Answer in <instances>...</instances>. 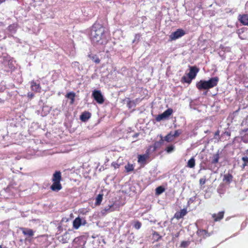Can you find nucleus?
<instances>
[{"label":"nucleus","instance_id":"obj_25","mask_svg":"<svg viewBox=\"0 0 248 248\" xmlns=\"http://www.w3.org/2000/svg\"><path fill=\"white\" fill-rule=\"evenodd\" d=\"M173 140L174 138L171 132L167 134L164 138V140L168 142L172 141Z\"/></svg>","mask_w":248,"mask_h":248},{"label":"nucleus","instance_id":"obj_19","mask_svg":"<svg viewBox=\"0 0 248 248\" xmlns=\"http://www.w3.org/2000/svg\"><path fill=\"white\" fill-rule=\"evenodd\" d=\"M162 238L161 236L158 232L155 231H153L152 233V239L153 240V243L157 242Z\"/></svg>","mask_w":248,"mask_h":248},{"label":"nucleus","instance_id":"obj_31","mask_svg":"<svg viewBox=\"0 0 248 248\" xmlns=\"http://www.w3.org/2000/svg\"><path fill=\"white\" fill-rule=\"evenodd\" d=\"M8 30L11 32L15 33L16 31V27L14 24H11L8 27Z\"/></svg>","mask_w":248,"mask_h":248},{"label":"nucleus","instance_id":"obj_28","mask_svg":"<svg viewBox=\"0 0 248 248\" xmlns=\"http://www.w3.org/2000/svg\"><path fill=\"white\" fill-rule=\"evenodd\" d=\"M88 57L96 63H99L100 62V60L96 55L93 56L89 55Z\"/></svg>","mask_w":248,"mask_h":248},{"label":"nucleus","instance_id":"obj_20","mask_svg":"<svg viewBox=\"0 0 248 248\" xmlns=\"http://www.w3.org/2000/svg\"><path fill=\"white\" fill-rule=\"evenodd\" d=\"M197 234L199 236L205 238L207 236H209L207 231L203 229L198 230L197 231Z\"/></svg>","mask_w":248,"mask_h":248},{"label":"nucleus","instance_id":"obj_24","mask_svg":"<svg viewBox=\"0 0 248 248\" xmlns=\"http://www.w3.org/2000/svg\"><path fill=\"white\" fill-rule=\"evenodd\" d=\"M192 79L190 78L188 76H184L182 78H181V82L182 83H187L188 84H190L191 82V80Z\"/></svg>","mask_w":248,"mask_h":248},{"label":"nucleus","instance_id":"obj_51","mask_svg":"<svg viewBox=\"0 0 248 248\" xmlns=\"http://www.w3.org/2000/svg\"><path fill=\"white\" fill-rule=\"evenodd\" d=\"M0 248H2V246L0 245Z\"/></svg>","mask_w":248,"mask_h":248},{"label":"nucleus","instance_id":"obj_30","mask_svg":"<svg viewBox=\"0 0 248 248\" xmlns=\"http://www.w3.org/2000/svg\"><path fill=\"white\" fill-rule=\"evenodd\" d=\"M165 188L163 186H158L155 189V194L156 195H160L161 193H162L165 191Z\"/></svg>","mask_w":248,"mask_h":248},{"label":"nucleus","instance_id":"obj_43","mask_svg":"<svg viewBox=\"0 0 248 248\" xmlns=\"http://www.w3.org/2000/svg\"><path fill=\"white\" fill-rule=\"evenodd\" d=\"M164 140L163 139V137L161 136L160 140L159 141H158V142H160V144L161 145H162V144L163 143Z\"/></svg>","mask_w":248,"mask_h":248},{"label":"nucleus","instance_id":"obj_7","mask_svg":"<svg viewBox=\"0 0 248 248\" xmlns=\"http://www.w3.org/2000/svg\"><path fill=\"white\" fill-rule=\"evenodd\" d=\"M31 89L32 91L35 93H41V86L40 83H37L34 80H32L30 82Z\"/></svg>","mask_w":248,"mask_h":248},{"label":"nucleus","instance_id":"obj_8","mask_svg":"<svg viewBox=\"0 0 248 248\" xmlns=\"http://www.w3.org/2000/svg\"><path fill=\"white\" fill-rule=\"evenodd\" d=\"M238 20L243 25L248 26V14H240L238 16Z\"/></svg>","mask_w":248,"mask_h":248},{"label":"nucleus","instance_id":"obj_23","mask_svg":"<svg viewBox=\"0 0 248 248\" xmlns=\"http://www.w3.org/2000/svg\"><path fill=\"white\" fill-rule=\"evenodd\" d=\"M103 195L102 194H99L97 195L95 199V205H100L102 200H103Z\"/></svg>","mask_w":248,"mask_h":248},{"label":"nucleus","instance_id":"obj_4","mask_svg":"<svg viewBox=\"0 0 248 248\" xmlns=\"http://www.w3.org/2000/svg\"><path fill=\"white\" fill-rule=\"evenodd\" d=\"M172 108H168L162 114L157 115L155 117V120L157 122H160L161 120L167 119L172 114Z\"/></svg>","mask_w":248,"mask_h":248},{"label":"nucleus","instance_id":"obj_33","mask_svg":"<svg viewBox=\"0 0 248 248\" xmlns=\"http://www.w3.org/2000/svg\"><path fill=\"white\" fill-rule=\"evenodd\" d=\"M141 226V223L139 221H136L134 222V227L137 230L140 228Z\"/></svg>","mask_w":248,"mask_h":248},{"label":"nucleus","instance_id":"obj_9","mask_svg":"<svg viewBox=\"0 0 248 248\" xmlns=\"http://www.w3.org/2000/svg\"><path fill=\"white\" fill-rule=\"evenodd\" d=\"M199 69L196 66H191L190 68V71L187 76L193 79L195 78L197 74L199 72Z\"/></svg>","mask_w":248,"mask_h":248},{"label":"nucleus","instance_id":"obj_12","mask_svg":"<svg viewBox=\"0 0 248 248\" xmlns=\"http://www.w3.org/2000/svg\"><path fill=\"white\" fill-rule=\"evenodd\" d=\"M149 158L148 154H145L144 155H140L138 156V162L145 164H146V160Z\"/></svg>","mask_w":248,"mask_h":248},{"label":"nucleus","instance_id":"obj_17","mask_svg":"<svg viewBox=\"0 0 248 248\" xmlns=\"http://www.w3.org/2000/svg\"><path fill=\"white\" fill-rule=\"evenodd\" d=\"M233 176L231 173H227L224 175L223 181L225 183L230 184L232 180Z\"/></svg>","mask_w":248,"mask_h":248},{"label":"nucleus","instance_id":"obj_15","mask_svg":"<svg viewBox=\"0 0 248 248\" xmlns=\"http://www.w3.org/2000/svg\"><path fill=\"white\" fill-rule=\"evenodd\" d=\"M115 203H113V204L109 205L108 207H105L104 209V211L106 212H113L115 210L119 211V206L118 205L116 206L115 207H113L114 206Z\"/></svg>","mask_w":248,"mask_h":248},{"label":"nucleus","instance_id":"obj_27","mask_svg":"<svg viewBox=\"0 0 248 248\" xmlns=\"http://www.w3.org/2000/svg\"><path fill=\"white\" fill-rule=\"evenodd\" d=\"M219 159V155L217 153L214 154L213 156V158L211 163L212 164H216L218 162V160Z\"/></svg>","mask_w":248,"mask_h":248},{"label":"nucleus","instance_id":"obj_36","mask_svg":"<svg viewBox=\"0 0 248 248\" xmlns=\"http://www.w3.org/2000/svg\"><path fill=\"white\" fill-rule=\"evenodd\" d=\"M160 142H158V141H156L154 144V150H155L157 149L160 148L161 147Z\"/></svg>","mask_w":248,"mask_h":248},{"label":"nucleus","instance_id":"obj_11","mask_svg":"<svg viewBox=\"0 0 248 248\" xmlns=\"http://www.w3.org/2000/svg\"><path fill=\"white\" fill-rule=\"evenodd\" d=\"M187 213L186 209L184 208L181 210L180 211L176 212L174 214V217L177 219H179L186 216Z\"/></svg>","mask_w":248,"mask_h":248},{"label":"nucleus","instance_id":"obj_32","mask_svg":"<svg viewBox=\"0 0 248 248\" xmlns=\"http://www.w3.org/2000/svg\"><path fill=\"white\" fill-rule=\"evenodd\" d=\"M174 146L173 145H171L167 147L165 150L167 153H170L171 152H172L174 150Z\"/></svg>","mask_w":248,"mask_h":248},{"label":"nucleus","instance_id":"obj_40","mask_svg":"<svg viewBox=\"0 0 248 248\" xmlns=\"http://www.w3.org/2000/svg\"><path fill=\"white\" fill-rule=\"evenodd\" d=\"M111 165L115 169L119 168L120 167V165L116 163L113 162Z\"/></svg>","mask_w":248,"mask_h":248},{"label":"nucleus","instance_id":"obj_41","mask_svg":"<svg viewBox=\"0 0 248 248\" xmlns=\"http://www.w3.org/2000/svg\"><path fill=\"white\" fill-rule=\"evenodd\" d=\"M248 137V135H245L243 137V140L244 142H248V140H246V138Z\"/></svg>","mask_w":248,"mask_h":248},{"label":"nucleus","instance_id":"obj_49","mask_svg":"<svg viewBox=\"0 0 248 248\" xmlns=\"http://www.w3.org/2000/svg\"><path fill=\"white\" fill-rule=\"evenodd\" d=\"M246 154L248 155V149L246 151Z\"/></svg>","mask_w":248,"mask_h":248},{"label":"nucleus","instance_id":"obj_44","mask_svg":"<svg viewBox=\"0 0 248 248\" xmlns=\"http://www.w3.org/2000/svg\"><path fill=\"white\" fill-rule=\"evenodd\" d=\"M220 131L219 130H217L215 133V136H218L219 135Z\"/></svg>","mask_w":248,"mask_h":248},{"label":"nucleus","instance_id":"obj_29","mask_svg":"<svg viewBox=\"0 0 248 248\" xmlns=\"http://www.w3.org/2000/svg\"><path fill=\"white\" fill-rule=\"evenodd\" d=\"M127 172L132 171L134 170V167L133 164L128 163L124 167Z\"/></svg>","mask_w":248,"mask_h":248},{"label":"nucleus","instance_id":"obj_21","mask_svg":"<svg viewBox=\"0 0 248 248\" xmlns=\"http://www.w3.org/2000/svg\"><path fill=\"white\" fill-rule=\"evenodd\" d=\"M75 93L74 92H70L66 94V97L71 100L70 104L72 105L74 104L75 98Z\"/></svg>","mask_w":248,"mask_h":248},{"label":"nucleus","instance_id":"obj_48","mask_svg":"<svg viewBox=\"0 0 248 248\" xmlns=\"http://www.w3.org/2000/svg\"><path fill=\"white\" fill-rule=\"evenodd\" d=\"M0 25H3V23L1 22H0Z\"/></svg>","mask_w":248,"mask_h":248},{"label":"nucleus","instance_id":"obj_18","mask_svg":"<svg viewBox=\"0 0 248 248\" xmlns=\"http://www.w3.org/2000/svg\"><path fill=\"white\" fill-rule=\"evenodd\" d=\"M60 238V242L62 243H66L70 239V235L67 232H65Z\"/></svg>","mask_w":248,"mask_h":248},{"label":"nucleus","instance_id":"obj_42","mask_svg":"<svg viewBox=\"0 0 248 248\" xmlns=\"http://www.w3.org/2000/svg\"><path fill=\"white\" fill-rule=\"evenodd\" d=\"M132 103V102L131 101H128V102L127 103V106L129 108H131V104Z\"/></svg>","mask_w":248,"mask_h":248},{"label":"nucleus","instance_id":"obj_13","mask_svg":"<svg viewBox=\"0 0 248 248\" xmlns=\"http://www.w3.org/2000/svg\"><path fill=\"white\" fill-rule=\"evenodd\" d=\"M20 230L24 235L32 237L34 235V231L32 229L27 228H20Z\"/></svg>","mask_w":248,"mask_h":248},{"label":"nucleus","instance_id":"obj_1","mask_svg":"<svg viewBox=\"0 0 248 248\" xmlns=\"http://www.w3.org/2000/svg\"><path fill=\"white\" fill-rule=\"evenodd\" d=\"M108 32L101 24H94L91 32V39L94 44L106 45L108 42Z\"/></svg>","mask_w":248,"mask_h":248},{"label":"nucleus","instance_id":"obj_22","mask_svg":"<svg viewBox=\"0 0 248 248\" xmlns=\"http://www.w3.org/2000/svg\"><path fill=\"white\" fill-rule=\"evenodd\" d=\"M195 159L192 157H191L187 163V167L190 168H193L195 166Z\"/></svg>","mask_w":248,"mask_h":248},{"label":"nucleus","instance_id":"obj_16","mask_svg":"<svg viewBox=\"0 0 248 248\" xmlns=\"http://www.w3.org/2000/svg\"><path fill=\"white\" fill-rule=\"evenodd\" d=\"M81 224V219L80 217H76L73 221V227L76 229H78L79 228V227L80 226Z\"/></svg>","mask_w":248,"mask_h":248},{"label":"nucleus","instance_id":"obj_5","mask_svg":"<svg viewBox=\"0 0 248 248\" xmlns=\"http://www.w3.org/2000/svg\"><path fill=\"white\" fill-rule=\"evenodd\" d=\"M92 96L97 103L99 104H102L104 102L105 100L100 91L94 90L92 93Z\"/></svg>","mask_w":248,"mask_h":248},{"label":"nucleus","instance_id":"obj_39","mask_svg":"<svg viewBox=\"0 0 248 248\" xmlns=\"http://www.w3.org/2000/svg\"><path fill=\"white\" fill-rule=\"evenodd\" d=\"M27 96L29 98L31 99L34 97V95L32 93L29 92L27 94Z\"/></svg>","mask_w":248,"mask_h":248},{"label":"nucleus","instance_id":"obj_46","mask_svg":"<svg viewBox=\"0 0 248 248\" xmlns=\"http://www.w3.org/2000/svg\"><path fill=\"white\" fill-rule=\"evenodd\" d=\"M225 133L228 136H230V133L228 132H226Z\"/></svg>","mask_w":248,"mask_h":248},{"label":"nucleus","instance_id":"obj_50","mask_svg":"<svg viewBox=\"0 0 248 248\" xmlns=\"http://www.w3.org/2000/svg\"><path fill=\"white\" fill-rule=\"evenodd\" d=\"M74 63H78V62H74Z\"/></svg>","mask_w":248,"mask_h":248},{"label":"nucleus","instance_id":"obj_34","mask_svg":"<svg viewBox=\"0 0 248 248\" xmlns=\"http://www.w3.org/2000/svg\"><path fill=\"white\" fill-rule=\"evenodd\" d=\"M182 131L180 129L175 130L174 133L172 134L173 138L179 137L182 133Z\"/></svg>","mask_w":248,"mask_h":248},{"label":"nucleus","instance_id":"obj_3","mask_svg":"<svg viewBox=\"0 0 248 248\" xmlns=\"http://www.w3.org/2000/svg\"><path fill=\"white\" fill-rule=\"evenodd\" d=\"M62 180L61 172L60 171H56L53 174L52 178V185L50 186V189L53 191L58 192L62 188V186L61 184Z\"/></svg>","mask_w":248,"mask_h":248},{"label":"nucleus","instance_id":"obj_26","mask_svg":"<svg viewBox=\"0 0 248 248\" xmlns=\"http://www.w3.org/2000/svg\"><path fill=\"white\" fill-rule=\"evenodd\" d=\"M242 160L243 163L241 166V168L244 170L245 167L248 165V157L247 156L242 157Z\"/></svg>","mask_w":248,"mask_h":248},{"label":"nucleus","instance_id":"obj_10","mask_svg":"<svg viewBox=\"0 0 248 248\" xmlns=\"http://www.w3.org/2000/svg\"><path fill=\"white\" fill-rule=\"evenodd\" d=\"M91 117V113L87 111L83 112L80 115V119L82 122H87Z\"/></svg>","mask_w":248,"mask_h":248},{"label":"nucleus","instance_id":"obj_52","mask_svg":"<svg viewBox=\"0 0 248 248\" xmlns=\"http://www.w3.org/2000/svg\"><path fill=\"white\" fill-rule=\"evenodd\" d=\"M247 4L248 5V2L247 3Z\"/></svg>","mask_w":248,"mask_h":248},{"label":"nucleus","instance_id":"obj_35","mask_svg":"<svg viewBox=\"0 0 248 248\" xmlns=\"http://www.w3.org/2000/svg\"><path fill=\"white\" fill-rule=\"evenodd\" d=\"M206 182V179L205 176L201 178L199 180V184L201 186L204 185Z\"/></svg>","mask_w":248,"mask_h":248},{"label":"nucleus","instance_id":"obj_2","mask_svg":"<svg viewBox=\"0 0 248 248\" xmlns=\"http://www.w3.org/2000/svg\"><path fill=\"white\" fill-rule=\"evenodd\" d=\"M219 78L215 77L210 78L208 80H201L196 83V86L199 90H208L216 87L219 81Z\"/></svg>","mask_w":248,"mask_h":248},{"label":"nucleus","instance_id":"obj_38","mask_svg":"<svg viewBox=\"0 0 248 248\" xmlns=\"http://www.w3.org/2000/svg\"><path fill=\"white\" fill-rule=\"evenodd\" d=\"M188 243L186 241H182L181 243V247L182 248H186L188 246Z\"/></svg>","mask_w":248,"mask_h":248},{"label":"nucleus","instance_id":"obj_6","mask_svg":"<svg viewBox=\"0 0 248 248\" xmlns=\"http://www.w3.org/2000/svg\"><path fill=\"white\" fill-rule=\"evenodd\" d=\"M186 32L183 29H177L175 31L171 33L170 35V40H175L184 36Z\"/></svg>","mask_w":248,"mask_h":248},{"label":"nucleus","instance_id":"obj_14","mask_svg":"<svg viewBox=\"0 0 248 248\" xmlns=\"http://www.w3.org/2000/svg\"><path fill=\"white\" fill-rule=\"evenodd\" d=\"M224 212L220 211L217 214H213L212 215V217L213 218L214 221L217 222L221 220L224 217Z\"/></svg>","mask_w":248,"mask_h":248},{"label":"nucleus","instance_id":"obj_37","mask_svg":"<svg viewBox=\"0 0 248 248\" xmlns=\"http://www.w3.org/2000/svg\"><path fill=\"white\" fill-rule=\"evenodd\" d=\"M244 32V31L242 30V29H240V30H238L237 31V33L239 37V38L241 39H244V38H243L241 35L242 33H243Z\"/></svg>","mask_w":248,"mask_h":248},{"label":"nucleus","instance_id":"obj_47","mask_svg":"<svg viewBox=\"0 0 248 248\" xmlns=\"http://www.w3.org/2000/svg\"><path fill=\"white\" fill-rule=\"evenodd\" d=\"M179 232H178V233H177V234L175 235V236L177 237H178V236H179Z\"/></svg>","mask_w":248,"mask_h":248},{"label":"nucleus","instance_id":"obj_45","mask_svg":"<svg viewBox=\"0 0 248 248\" xmlns=\"http://www.w3.org/2000/svg\"><path fill=\"white\" fill-rule=\"evenodd\" d=\"M6 0H0V4L4 2Z\"/></svg>","mask_w":248,"mask_h":248}]
</instances>
